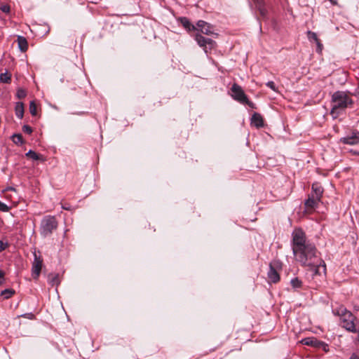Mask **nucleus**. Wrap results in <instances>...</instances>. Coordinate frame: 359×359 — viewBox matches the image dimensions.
Returning a JSON list of instances; mask_svg holds the SVG:
<instances>
[{
    "instance_id": "f257e3e1",
    "label": "nucleus",
    "mask_w": 359,
    "mask_h": 359,
    "mask_svg": "<svg viewBox=\"0 0 359 359\" xmlns=\"http://www.w3.org/2000/svg\"><path fill=\"white\" fill-rule=\"evenodd\" d=\"M292 247L295 260L302 266L313 269L316 275L326 273V265L320 253L313 243L306 241L302 230H295L292 233Z\"/></svg>"
},
{
    "instance_id": "f03ea898",
    "label": "nucleus",
    "mask_w": 359,
    "mask_h": 359,
    "mask_svg": "<svg viewBox=\"0 0 359 359\" xmlns=\"http://www.w3.org/2000/svg\"><path fill=\"white\" fill-rule=\"evenodd\" d=\"M333 313L340 317L341 325L344 328L353 333L357 332L354 323L355 317L351 311H348L344 306H339L333 309Z\"/></svg>"
},
{
    "instance_id": "7ed1b4c3",
    "label": "nucleus",
    "mask_w": 359,
    "mask_h": 359,
    "mask_svg": "<svg viewBox=\"0 0 359 359\" xmlns=\"http://www.w3.org/2000/svg\"><path fill=\"white\" fill-rule=\"evenodd\" d=\"M332 114H338L348 107L353 104L352 99L344 91H336L332 96Z\"/></svg>"
},
{
    "instance_id": "20e7f679",
    "label": "nucleus",
    "mask_w": 359,
    "mask_h": 359,
    "mask_svg": "<svg viewBox=\"0 0 359 359\" xmlns=\"http://www.w3.org/2000/svg\"><path fill=\"white\" fill-rule=\"evenodd\" d=\"M57 227V222L54 216L48 215L44 217L41 222L40 231L43 237L52 234Z\"/></svg>"
},
{
    "instance_id": "39448f33",
    "label": "nucleus",
    "mask_w": 359,
    "mask_h": 359,
    "mask_svg": "<svg viewBox=\"0 0 359 359\" xmlns=\"http://www.w3.org/2000/svg\"><path fill=\"white\" fill-rule=\"evenodd\" d=\"M231 97L236 101L243 103L247 102V96L243 90L242 88L236 83H234L231 88Z\"/></svg>"
},
{
    "instance_id": "423d86ee",
    "label": "nucleus",
    "mask_w": 359,
    "mask_h": 359,
    "mask_svg": "<svg viewBox=\"0 0 359 359\" xmlns=\"http://www.w3.org/2000/svg\"><path fill=\"white\" fill-rule=\"evenodd\" d=\"M34 259L32 262V275L34 279H37L41 271L43 259L41 258V256H38L36 252L34 253Z\"/></svg>"
},
{
    "instance_id": "0eeeda50",
    "label": "nucleus",
    "mask_w": 359,
    "mask_h": 359,
    "mask_svg": "<svg viewBox=\"0 0 359 359\" xmlns=\"http://www.w3.org/2000/svg\"><path fill=\"white\" fill-rule=\"evenodd\" d=\"M339 141L340 142L346 144H357L359 143V132L357 130H353L351 134L347 135L346 137H341Z\"/></svg>"
},
{
    "instance_id": "6e6552de",
    "label": "nucleus",
    "mask_w": 359,
    "mask_h": 359,
    "mask_svg": "<svg viewBox=\"0 0 359 359\" xmlns=\"http://www.w3.org/2000/svg\"><path fill=\"white\" fill-rule=\"evenodd\" d=\"M195 40L197 41L198 44L201 47L204 48V50L205 53H207L206 50V46L208 45L210 48H212L214 47V45L215 42L209 38H205L201 34H196L195 36Z\"/></svg>"
},
{
    "instance_id": "1a4fd4ad",
    "label": "nucleus",
    "mask_w": 359,
    "mask_h": 359,
    "mask_svg": "<svg viewBox=\"0 0 359 359\" xmlns=\"http://www.w3.org/2000/svg\"><path fill=\"white\" fill-rule=\"evenodd\" d=\"M320 201V199H317L313 195L309 196L307 200H306L304 205L307 210H313L318 207V203Z\"/></svg>"
},
{
    "instance_id": "9d476101",
    "label": "nucleus",
    "mask_w": 359,
    "mask_h": 359,
    "mask_svg": "<svg viewBox=\"0 0 359 359\" xmlns=\"http://www.w3.org/2000/svg\"><path fill=\"white\" fill-rule=\"evenodd\" d=\"M268 278L271 283H276L280 280V276L276 270L270 264V268L268 271Z\"/></svg>"
},
{
    "instance_id": "9b49d317",
    "label": "nucleus",
    "mask_w": 359,
    "mask_h": 359,
    "mask_svg": "<svg viewBox=\"0 0 359 359\" xmlns=\"http://www.w3.org/2000/svg\"><path fill=\"white\" fill-rule=\"evenodd\" d=\"M251 123L257 128L262 127L264 126L262 116L258 113H254L251 118Z\"/></svg>"
},
{
    "instance_id": "f8f14e48",
    "label": "nucleus",
    "mask_w": 359,
    "mask_h": 359,
    "mask_svg": "<svg viewBox=\"0 0 359 359\" xmlns=\"http://www.w3.org/2000/svg\"><path fill=\"white\" fill-rule=\"evenodd\" d=\"M302 343L304 345L311 346L313 347H319L320 341L314 337H306L302 340Z\"/></svg>"
},
{
    "instance_id": "ddd939ff",
    "label": "nucleus",
    "mask_w": 359,
    "mask_h": 359,
    "mask_svg": "<svg viewBox=\"0 0 359 359\" xmlns=\"http://www.w3.org/2000/svg\"><path fill=\"white\" fill-rule=\"evenodd\" d=\"M312 191L313 195L317 199L321 200V197L323 193V189L317 183H313L312 184Z\"/></svg>"
},
{
    "instance_id": "4468645a",
    "label": "nucleus",
    "mask_w": 359,
    "mask_h": 359,
    "mask_svg": "<svg viewBox=\"0 0 359 359\" xmlns=\"http://www.w3.org/2000/svg\"><path fill=\"white\" fill-rule=\"evenodd\" d=\"M19 49L22 52H25L28 48L27 41L25 37L22 36H18L17 39Z\"/></svg>"
},
{
    "instance_id": "2eb2a0df",
    "label": "nucleus",
    "mask_w": 359,
    "mask_h": 359,
    "mask_svg": "<svg viewBox=\"0 0 359 359\" xmlns=\"http://www.w3.org/2000/svg\"><path fill=\"white\" fill-rule=\"evenodd\" d=\"M255 4L256 8L259 11V13L262 16L264 17L266 15V9L264 6V0H252Z\"/></svg>"
},
{
    "instance_id": "dca6fc26",
    "label": "nucleus",
    "mask_w": 359,
    "mask_h": 359,
    "mask_svg": "<svg viewBox=\"0 0 359 359\" xmlns=\"http://www.w3.org/2000/svg\"><path fill=\"white\" fill-rule=\"evenodd\" d=\"M15 115L19 118H22L24 115V105L22 102H17L15 107Z\"/></svg>"
},
{
    "instance_id": "f3484780",
    "label": "nucleus",
    "mask_w": 359,
    "mask_h": 359,
    "mask_svg": "<svg viewBox=\"0 0 359 359\" xmlns=\"http://www.w3.org/2000/svg\"><path fill=\"white\" fill-rule=\"evenodd\" d=\"M48 282L52 286H57L60 283L59 275L54 273L49 274L48 277Z\"/></svg>"
},
{
    "instance_id": "a211bd4d",
    "label": "nucleus",
    "mask_w": 359,
    "mask_h": 359,
    "mask_svg": "<svg viewBox=\"0 0 359 359\" xmlns=\"http://www.w3.org/2000/svg\"><path fill=\"white\" fill-rule=\"evenodd\" d=\"M181 23L183 25V27L188 29L189 31L195 30L196 27L194 25H193L190 21L185 17L181 18L180 19Z\"/></svg>"
},
{
    "instance_id": "6ab92c4d",
    "label": "nucleus",
    "mask_w": 359,
    "mask_h": 359,
    "mask_svg": "<svg viewBox=\"0 0 359 359\" xmlns=\"http://www.w3.org/2000/svg\"><path fill=\"white\" fill-rule=\"evenodd\" d=\"M11 139L15 144H22L24 143L22 135L21 134H14Z\"/></svg>"
},
{
    "instance_id": "aec40b11",
    "label": "nucleus",
    "mask_w": 359,
    "mask_h": 359,
    "mask_svg": "<svg viewBox=\"0 0 359 359\" xmlns=\"http://www.w3.org/2000/svg\"><path fill=\"white\" fill-rule=\"evenodd\" d=\"M11 80V75L6 72L0 74V81L4 83H10Z\"/></svg>"
},
{
    "instance_id": "412c9836",
    "label": "nucleus",
    "mask_w": 359,
    "mask_h": 359,
    "mask_svg": "<svg viewBox=\"0 0 359 359\" xmlns=\"http://www.w3.org/2000/svg\"><path fill=\"white\" fill-rule=\"evenodd\" d=\"M25 155L26 156L35 161L41 159V156L32 150H29L28 152L26 153Z\"/></svg>"
},
{
    "instance_id": "4be33fe9",
    "label": "nucleus",
    "mask_w": 359,
    "mask_h": 359,
    "mask_svg": "<svg viewBox=\"0 0 359 359\" xmlns=\"http://www.w3.org/2000/svg\"><path fill=\"white\" fill-rule=\"evenodd\" d=\"M15 291L12 289H6L3 290L1 293V295L3 296L5 299H8L14 294Z\"/></svg>"
},
{
    "instance_id": "5701e85b",
    "label": "nucleus",
    "mask_w": 359,
    "mask_h": 359,
    "mask_svg": "<svg viewBox=\"0 0 359 359\" xmlns=\"http://www.w3.org/2000/svg\"><path fill=\"white\" fill-rule=\"evenodd\" d=\"M306 34H307V37H308L309 41L316 42L319 40L316 32H313L311 31H308Z\"/></svg>"
},
{
    "instance_id": "b1692460",
    "label": "nucleus",
    "mask_w": 359,
    "mask_h": 359,
    "mask_svg": "<svg viewBox=\"0 0 359 359\" xmlns=\"http://www.w3.org/2000/svg\"><path fill=\"white\" fill-rule=\"evenodd\" d=\"M290 283L294 289L301 287L302 285V282L298 278L292 279Z\"/></svg>"
},
{
    "instance_id": "393cba45",
    "label": "nucleus",
    "mask_w": 359,
    "mask_h": 359,
    "mask_svg": "<svg viewBox=\"0 0 359 359\" xmlns=\"http://www.w3.org/2000/svg\"><path fill=\"white\" fill-rule=\"evenodd\" d=\"M29 112L32 116L36 115V105L34 101H31L29 103Z\"/></svg>"
},
{
    "instance_id": "a878e982",
    "label": "nucleus",
    "mask_w": 359,
    "mask_h": 359,
    "mask_svg": "<svg viewBox=\"0 0 359 359\" xmlns=\"http://www.w3.org/2000/svg\"><path fill=\"white\" fill-rule=\"evenodd\" d=\"M27 93L26 91L22 88H19L17 90L16 96L18 99H22L25 97Z\"/></svg>"
},
{
    "instance_id": "bb28decb",
    "label": "nucleus",
    "mask_w": 359,
    "mask_h": 359,
    "mask_svg": "<svg viewBox=\"0 0 359 359\" xmlns=\"http://www.w3.org/2000/svg\"><path fill=\"white\" fill-rule=\"evenodd\" d=\"M203 34H207V35H211L213 34V32L212 30V27L208 23L207 24V27L202 29L201 32Z\"/></svg>"
},
{
    "instance_id": "cd10ccee",
    "label": "nucleus",
    "mask_w": 359,
    "mask_h": 359,
    "mask_svg": "<svg viewBox=\"0 0 359 359\" xmlns=\"http://www.w3.org/2000/svg\"><path fill=\"white\" fill-rule=\"evenodd\" d=\"M207 24L208 23L203 20H199L198 21L196 25L198 29H200V31L202 32V29L207 27Z\"/></svg>"
},
{
    "instance_id": "c85d7f7f",
    "label": "nucleus",
    "mask_w": 359,
    "mask_h": 359,
    "mask_svg": "<svg viewBox=\"0 0 359 359\" xmlns=\"http://www.w3.org/2000/svg\"><path fill=\"white\" fill-rule=\"evenodd\" d=\"M316 44V52L318 53H322V50L323 49V43L320 42V39L317 41L315 42Z\"/></svg>"
},
{
    "instance_id": "c756f323",
    "label": "nucleus",
    "mask_w": 359,
    "mask_h": 359,
    "mask_svg": "<svg viewBox=\"0 0 359 359\" xmlns=\"http://www.w3.org/2000/svg\"><path fill=\"white\" fill-rule=\"evenodd\" d=\"M22 131L25 133L30 135L32 133V128L28 125H24L22 126Z\"/></svg>"
},
{
    "instance_id": "7c9ffc66",
    "label": "nucleus",
    "mask_w": 359,
    "mask_h": 359,
    "mask_svg": "<svg viewBox=\"0 0 359 359\" xmlns=\"http://www.w3.org/2000/svg\"><path fill=\"white\" fill-rule=\"evenodd\" d=\"M9 210V208L8 206L5 204L4 203H2L1 201H0V211L1 212H8Z\"/></svg>"
},
{
    "instance_id": "2f4dec72",
    "label": "nucleus",
    "mask_w": 359,
    "mask_h": 359,
    "mask_svg": "<svg viewBox=\"0 0 359 359\" xmlns=\"http://www.w3.org/2000/svg\"><path fill=\"white\" fill-rule=\"evenodd\" d=\"M266 86L271 88L273 91H276V87L273 81H268L266 83Z\"/></svg>"
},
{
    "instance_id": "473e14b6",
    "label": "nucleus",
    "mask_w": 359,
    "mask_h": 359,
    "mask_svg": "<svg viewBox=\"0 0 359 359\" xmlns=\"http://www.w3.org/2000/svg\"><path fill=\"white\" fill-rule=\"evenodd\" d=\"M318 348H322L325 352H327L329 351L328 345L323 341H320Z\"/></svg>"
},
{
    "instance_id": "72a5a7b5",
    "label": "nucleus",
    "mask_w": 359,
    "mask_h": 359,
    "mask_svg": "<svg viewBox=\"0 0 359 359\" xmlns=\"http://www.w3.org/2000/svg\"><path fill=\"white\" fill-rule=\"evenodd\" d=\"M0 9H1L4 13H9V12H10V7H9V6H8V5H2V6L0 7Z\"/></svg>"
},
{
    "instance_id": "f704fd0d",
    "label": "nucleus",
    "mask_w": 359,
    "mask_h": 359,
    "mask_svg": "<svg viewBox=\"0 0 359 359\" xmlns=\"http://www.w3.org/2000/svg\"><path fill=\"white\" fill-rule=\"evenodd\" d=\"M8 247L7 243H4L2 241H0V252H2Z\"/></svg>"
},
{
    "instance_id": "c9c22d12",
    "label": "nucleus",
    "mask_w": 359,
    "mask_h": 359,
    "mask_svg": "<svg viewBox=\"0 0 359 359\" xmlns=\"http://www.w3.org/2000/svg\"><path fill=\"white\" fill-rule=\"evenodd\" d=\"M243 104H248L251 108H255V104L252 102H250L248 98L247 97V102H243Z\"/></svg>"
},
{
    "instance_id": "e433bc0d",
    "label": "nucleus",
    "mask_w": 359,
    "mask_h": 359,
    "mask_svg": "<svg viewBox=\"0 0 359 359\" xmlns=\"http://www.w3.org/2000/svg\"><path fill=\"white\" fill-rule=\"evenodd\" d=\"M4 273H3V271L1 270H0V285L3 284V283H4Z\"/></svg>"
},
{
    "instance_id": "4c0bfd02",
    "label": "nucleus",
    "mask_w": 359,
    "mask_h": 359,
    "mask_svg": "<svg viewBox=\"0 0 359 359\" xmlns=\"http://www.w3.org/2000/svg\"><path fill=\"white\" fill-rule=\"evenodd\" d=\"M349 359H359V357L356 354L353 353Z\"/></svg>"
},
{
    "instance_id": "58836bf2",
    "label": "nucleus",
    "mask_w": 359,
    "mask_h": 359,
    "mask_svg": "<svg viewBox=\"0 0 359 359\" xmlns=\"http://www.w3.org/2000/svg\"><path fill=\"white\" fill-rule=\"evenodd\" d=\"M330 2H331L332 4H337V1H336V0H330Z\"/></svg>"
},
{
    "instance_id": "ea45409f",
    "label": "nucleus",
    "mask_w": 359,
    "mask_h": 359,
    "mask_svg": "<svg viewBox=\"0 0 359 359\" xmlns=\"http://www.w3.org/2000/svg\"><path fill=\"white\" fill-rule=\"evenodd\" d=\"M356 95L359 99V88L356 90Z\"/></svg>"
},
{
    "instance_id": "a19ab883",
    "label": "nucleus",
    "mask_w": 359,
    "mask_h": 359,
    "mask_svg": "<svg viewBox=\"0 0 359 359\" xmlns=\"http://www.w3.org/2000/svg\"><path fill=\"white\" fill-rule=\"evenodd\" d=\"M8 189H9V190H14V189L12 188V187H9Z\"/></svg>"
},
{
    "instance_id": "79ce46f5",
    "label": "nucleus",
    "mask_w": 359,
    "mask_h": 359,
    "mask_svg": "<svg viewBox=\"0 0 359 359\" xmlns=\"http://www.w3.org/2000/svg\"><path fill=\"white\" fill-rule=\"evenodd\" d=\"M62 208H63V209L68 210V208L66 207H62Z\"/></svg>"
}]
</instances>
